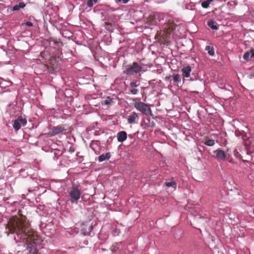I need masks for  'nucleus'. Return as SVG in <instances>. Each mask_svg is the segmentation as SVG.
I'll use <instances>...</instances> for the list:
<instances>
[{
    "label": "nucleus",
    "mask_w": 254,
    "mask_h": 254,
    "mask_svg": "<svg viewBox=\"0 0 254 254\" xmlns=\"http://www.w3.org/2000/svg\"><path fill=\"white\" fill-rule=\"evenodd\" d=\"M14 231L16 233L17 236H20V238L25 239L26 237L32 240L31 242L27 244V250L29 254H39L37 249V245L40 243V240L35 234L34 231L29 230H22V225L20 224V221L15 222Z\"/></svg>",
    "instance_id": "obj_1"
},
{
    "label": "nucleus",
    "mask_w": 254,
    "mask_h": 254,
    "mask_svg": "<svg viewBox=\"0 0 254 254\" xmlns=\"http://www.w3.org/2000/svg\"><path fill=\"white\" fill-rule=\"evenodd\" d=\"M135 102L133 103V107L142 114L145 115L153 116L151 109L149 106L140 101L138 98H134L133 100Z\"/></svg>",
    "instance_id": "obj_2"
},
{
    "label": "nucleus",
    "mask_w": 254,
    "mask_h": 254,
    "mask_svg": "<svg viewBox=\"0 0 254 254\" xmlns=\"http://www.w3.org/2000/svg\"><path fill=\"white\" fill-rule=\"evenodd\" d=\"M81 195V192L79 189L78 186L76 184H73L69 192L70 202L71 203H77Z\"/></svg>",
    "instance_id": "obj_3"
},
{
    "label": "nucleus",
    "mask_w": 254,
    "mask_h": 254,
    "mask_svg": "<svg viewBox=\"0 0 254 254\" xmlns=\"http://www.w3.org/2000/svg\"><path fill=\"white\" fill-rule=\"evenodd\" d=\"M142 71V67L137 62L127 65L126 69L123 71L124 74L130 76L133 74H137Z\"/></svg>",
    "instance_id": "obj_4"
},
{
    "label": "nucleus",
    "mask_w": 254,
    "mask_h": 254,
    "mask_svg": "<svg viewBox=\"0 0 254 254\" xmlns=\"http://www.w3.org/2000/svg\"><path fill=\"white\" fill-rule=\"evenodd\" d=\"M49 20L54 26L59 28H63L65 27L68 23L65 21H64L62 17H49Z\"/></svg>",
    "instance_id": "obj_5"
},
{
    "label": "nucleus",
    "mask_w": 254,
    "mask_h": 254,
    "mask_svg": "<svg viewBox=\"0 0 254 254\" xmlns=\"http://www.w3.org/2000/svg\"><path fill=\"white\" fill-rule=\"evenodd\" d=\"M92 230L93 226L90 220L82 223L81 232L84 236H93Z\"/></svg>",
    "instance_id": "obj_6"
},
{
    "label": "nucleus",
    "mask_w": 254,
    "mask_h": 254,
    "mask_svg": "<svg viewBox=\"0 0 254 254\" xmlns=\"http://www.w3.org/2000/svg\"><path fill=\"white\" fill-rule=\"evenodd\" d=\"M27 120L23 118L22 116H19L17 119L14 121L13 127L15 131H18L22 126H25L27 124Z\"/></svg>",
    "instance_id": "obj_7"
},
{
    "label": "nucleus",
    "mask_w": 254,
    "mask_h": 254,
    "mask_svg": "<svg viewBox=\"0 0 254 254\" xmlns=\"http://www.w3.org/2000/svg\"><path fill=\"white\" fill-rule=\"evenodd\" d=\"M105 20L103 24L105 28L109 31H112L117 22L116 19L114 17H108Z\"/></svg>",
    "instance_id": "obj_8"
},
{
    "label": "nucleus",
    "mask_w": 254,
    "mask_h": 254,
    "mask_svg": "<svg viewBox=\"0 0 254 254\" xmlns=\"http://www.w3.org/2000/svg\"><path fill=\"white\" fill-rule=\"evenodd\" d=\"M215 157L218 161H224L226 160L227 152H225L220 149H217L213 151Z\"/></svg>",
    "instance_id": "obj_9"
},
{
    "label": "nucleus",
    "mask_w": 254,
    "mask_h": 254,
    "mask_svg": "<svg viewBox=\"0 0 254 254\" xmlns=\"http://www.w3.org/2000/svg\"><path fill=\"white\" fill-rule=\"evenodd\" d=\"M66 129L64 127L60 126L54 127H52L48 132V135L50 136H53L56 134L63 132L64 131H65Z\"/></svg>",
    "instance_id": "obj_10"
},
{
    "label": "nucleus",
    "mask_w": 254,
    "mask_h": 254,
    "mask_svg": "<svg viewBox=\"0 0 254 254\" xmlns=\"http://www.w3.org/2000/svg\"><path fill=\"white\" fill-rule=\"evenodd\" d=\"M139 119L138 115L135 112H132L127 118V123L128 124H133L136 123V121Z\"/></svg>",
    "instance_id": "obj_11"
},
{
    "label": "nucleus",
    "mask_w": 254,
    "mask_h": 254,
    "mask_svg": "<svg viewBox=\"0 0 254 254\" xmlns=\"http://www.w3.org/2000/svg\"><path fill=\"white\" fill-rule=\"evenodd\" d=\"M191 70V68L190 65L184 66L181 70L183 78H184L189 77L190 76V73Z\"/></svg>",
    "instance_id": "obj_12"
},
{
    "label": "nucleus",
    "mask_w": 254,
    "mask_h": 254,
    "mask_svg": "<svg viewBox=\"0 0 254 254\" xmlns=\"http://www.w3.org/2000/svg\"><path fill=\"white\" fill-rule=\"evenodd\" d=\"M127 134L125 131H120L117 135V140L120 142H123L127 139Z\"/></svg>",
    "instance_id": "obj_13"
},
{
    "label": "nucleus",
    "mask_w": 254,
    "mask_h": 254,
    "mask_svg": "<svg viewBox=\"0 0 254 254\" xmlns=\"http://www.w3.org/2000/svg\"><path fill=\"white\" fill-rule=\"evenodd\" d=\"M61 33L64 37L68 39L72 37L73 35V33L71 31L66 29H62Z\"/></svg>",
    "instance_id": "obj_14"
},
{
    "label": "nucleus",
    "mask_w": 254,
    "mask_h": 254,
    "mask_svg": "<svg viewBox=\"0 0 254 254\" xmlns=\"http://www.w3.org/2000/svg\"><path fill=\"white\" fill-rule=\"evenodd\" d=\"M90 147L95 152L96 154H100V151L97 149L99 147V141L93 140L90 144Z\"/></svg>",
    "instance_id": "obj_15"
},
{
    "label": "nucleus",
    "mask_w": 254,
    "mask_h": 254,
    "mask_svg": "<svg viewBox=\"0 0 254 254\" xmlns=\"http://www.w3.org/2000/svg\"><path fill=\"white\" fill-rule=\"evenodd\" d=\"M114 103V99L111 98L110 96L106 97L105 100L101 101V104L102 105H107L109 106Z\"/></svg>",
    "instance_id": "obj_16"
},
{
    "label": "nucleus",
    "mask_w": 254,
    "mask_h": 254,
    "mask_svg": "<svg viewBox=\"0 0 254 254\" xmlns=\"http://www.w3.org/2000/svg\"><path fill=\"white\" fill-rule=\"evenodd\" d=\"M111 157L110 152H107L105 154H102L98 157V161L100 162H103L106 160H109Z\"/></svg>",
    "instance_id": "obj_17"
},
{
    "label": "nucleus",
    "mask_w": 254,
    "mask_h": 254,
    "mask_svg": "<svg viewBox=\"0 0 254 254\" xmlns=\"http://www.w3.org/2000/svg\"><path fill=\"white\" fill-rule=\"evenodd\" d=\"M207 25L208 27H209L211 29L217 30L218 29V26L217 25V24L216 23L215 21H214L213 20L209 21L207 23Z\"/></svg>",
    "instance_id": "obj_18"
},
{
    "label": "nucleus",
    "mask_w": 254,
    "mask_h": 254,
    "mask_svg": "<svg viewBox=\"0 0 254 254\" xmlns=\"http://www.w3.org/2000/svg\"><path fill=\"white\" fill-rule=\"evenodd\" d=\"M167 18H170L166 20L168 21L167 25L169 27V28H173V25H177V24L175 22L174 17H167Z\"/></svg>",
    "instance_id": "obj_19"
},
{
    "label": "nucleus",
    "mask_w": 254,
    "mask_h": 254,
    "mask_svg": "<svg viewBox=\"0 0 254 254\" xmlns=\"http://www.w3.org/2000/svg\"><path fill=\"white\" fill-rule=\"evenodd\" d=\"M205 50L207 51L208 54L210 56H213L214 55V49L213 47H211L210 46H207L205 48Z\"/></svg>",
    "instance_id": "obj_20"
},
{
    "label": "nucleus",
    "mask_w": 254,
    "mask_h": 254,
    "mask_svg": "<svg viewBox=\"0 0 254 254\" xmlns=\"http://www.w3.org/2000/svg\"><path fill=\"white\" fill-rule=\"evenodd\" d=\"M172 76L175 83H178L181 82V76L179 74H173Z\"/></svg>",
    "instance_id": "obj_21"
},
{
    "label": "nucleus",
    "mask_w": 254,
    "mask_h": 254,
    "mask_svg": "<svg viewBox=\"0 0 254 254\" xmlns=\"http://www.w3.org/2000/svg\"><path fill=\"white\" fill-rule=\"evenodd\" d=\"M51 225H52L50 223L46 224L44 222H41L40 227L41 228V229H42L45 233H46V229L48 227H50Z\"/></svg>",
    "instance_id": "obj_22"
},
{
    "label": "nucleus",
    "mask_w": 254,
    "mask_h": 254,
    "mask_svg": "<svg viewBox=\"0 0 254 254\" xmlns=\"http://www.w3.org/2000/svg\"><path fill=\"white\" fill-rule=\"evenodd\" d=\"M25 6V4L23 2H21L19 3V4L14 5L12 8V10H18L20 8H24Z\"/></svg>",
    "instance_id": "obj_23"
},
{
    "label": "nucleus",
    "mask_w": 254,
    "mask_h": 254,
    "mask_svg": "<svg viewBox=\"0 0 254 254\" xmlns=\"http://www.w3.org/2000/svg\"><path fill=\"white\" fill-rule=\"evenodd\" d=\"M203 143L209 146H212L215 144V141L213 139H208L203 141Z\"/></svg>",
    "instance_id": "obj_24"
},
{
    "label": "nucleus",
    "mask_w": 254,
    "mask_h": 254,
    "mask_svg": "<svg viewBox=\"0 0 254 254\" xmlns=\"http://www.w3.org/2000/svg\"><path fill=\"white\" fill-rule=\"evenodd\" d=\"M139 85V82L137 80L131 81L129 83V86L131 88L136 87Z\"/></svg>",
    "instance_id": "obj_25"
},
{
    "label": "nucleus",
    "mask_w": 254,
    "mask_h": 254,
    "mask_svg": "<svg viewBox=\"0 0 254 254\" xmlns=\"http://www.w3.org/2000/svg\"><path fill=\"white\" fill-rule=\"evenodd\" d=\"M243 58L247 61H250L251 60L250 53L249 52H246L244 55Z\"/></svg>",
    "instance_id": "obj_26"
},
{
    "label": "nucleus",
    "mask_w": 254,
    "mask_h": 254,
    "mask_svg": "<svg viewBox=\"0 0 254 254\" xmlns=\"http://www.w3.org/2000/svg\"><path fill=\"white\" fill-rule=\"evenodd\" d=\"M242 139L244 141V144L245 145H248V143H247V140L248 139V137H247V135L246 134V133H243L242 135Z\"/></svg>",
    "instance_id": "obj_27"
},
{
    "label": "nucleus",
    "mask_w": 254,
    "mask_h": 254,
    "mask_svg": "<svg viewBox=\"0 0 254 254\" xmlns=\"http://www.w3.org/2000/svg\"><path fill=\"white\" fill-rule=\"evenodd\" d=\"M177 185L176 182L175 181H172L170 182H166L165 185L168 187H174L176 186Z\"/></svg>",
    "instance_id": "obj_28"
},
{
    "label": "nucleus",
    "mask_w": 254,
    "mask_h": 254,
    "mask_svg": "<svg viewBox=\"0 0 254 254\" xmlns=\"http://www.w3.org/2000/svg\"><path fill=\"white\" fill-rule=\"evenodd\" d=\"M234 156L237 158H239V159H241L242 158V157L241 156V154L239 153V152L238 151L237 149L236 148H235L234 150Z\"/></svg>",
    "instance_id": "obj_29"
},
{
    "label": "nucleus",
    "mask_w": 254,
    "mask_h": 254,
    "mask_svg": "<svg viewBox=\"0 0 254 254\" xmlns=\"http://www.w3.org/2000/svg\"><path fill=\"white\" fill-rule=\"evenodd\" d=\"M226 160H227L230 163H234V160H233V158L232 157V156H231L230 154H229V153H227V158H226Z\"/></svg>",
    "instance_id": "obj_30"
},
{
    "label": "nucleus",
    "mask_w": 254,
    "mask_h": 254,
    "mask_svg": "<svg viewBox=\"0 0 254 254\" xmlns=\"http://www.w3.org/2000/svg\"><path fill=\"white\" fill-rule=\"evenodd\" d=\"M138 90L135 88H132L129 90V93L132 95H136L138 93Z\"/></svg>",
    "instance_id": "obj_31"
},
{
    "label": "nucleus",
    "mask_w": 254,
    "mask_h": 254,
    "mask_svg": "<svg viewBox=\"0 0 254 254\" xmlns=\"http://www.w3.org/2000/svg\"><path fill=\"white\" fill-rule=\"evenodd\" d=\"M144 59H142L141 60H140L139 62V63L138 64L142 67V68H143V66H149L150 67V65H149L148 64H145V63H144L142 62V61L144 60Z\"/></svg>",
    "instance_id": "obj_32"
},
{
    "label": "nucleus",
    "mask_w": 254,
    "mask_h": 254,
    "mask_svg": "<svg viewBox=\"0 0 254 254\" xmlns=\"http://www.w3.org/2000/svg\"><path fill=\"white\" fill-rule=\"evenodd\" d=\"M209 4L210 3H208V2L207 0H206L202 2L201 5L203 8H207L208 7Z\"/></svg>",
    "instance_id": "obj_33"
},
{
    "label": "nucleus",
    "mask_w": 254,
    "mask_h": 254,
    "mask_svg": "<svg viewBox=\"0 0 254 254\" xmlns=\"http://www.w3.org/2000/svg\"><path fill=\"white\" fill-rule=\"evenodd\" d=\"M68 151L70 153H73L75 151V148L73 146H70L68 149Z\"/></svg>",
    "instance_id": "obj_34"
},
{
    "label": "nucleus",
    "mask_w": 254,
    "mask_h": 254,
    "mask_svg": "<svg viewBox=\"0 0 254 254\" xmlns=\"http://www.w3.org/2000/svg\"><path fill=\"white\" fill-rule=\"evenodd\" d=\"M250 53V57H251V59H252V58H254V49H251L250 51L249 52Z\"/></svg>",
    "instance_id": "obj_35"
},
{
    "label": "nucleus",
    "mask_w": 254,
    "mask_h": 254,
    "mask_svg": "<svg viewBox=\"0 0 254 254\" xmlns=\"http://www.w3.org/2000/svg\"><path fill=\"white\" fill-rule=\"evenodd\" d=\"M92 0H87V5L89 7H91L93 5Z\"/></svg>",
    "instance_id": "obj_36"
},
{
    "label": "nucleus",
    "mask_w": 254,
    "mask_h": 254,
    "mask_svg": "<svg viewBox=\"0 0 254 254\" xmlns=\"http://www.w3.org/2000/svg\"><path fill=\"white\" fill-rule=\"evenodd\" d=\"M155 123L153 121H152L150 123V125H147L145 127H155Z\"/></svg>",
    "instance_id": "obj_37"
},
{
    "label": "nucleus",
    "mask_w": 254,
    "mask_h": 254,
    "mask_svg": "<svg viewBox=\"0 0 254 254\" xmlns=\"http://www.w3.org/2000/svg\"><path fill=\"white\" fill-rule=\"evenodd\" d=\"M171 78V76H167L165 77V80L171 82L172 81Z\"/></svg>",
    "instance_id": "obj_38"
},
{
    "label": "nucleus",
    "mask_w": 254,
    "mask_h": 254,
    "mask_svg": "<svg viewBox=\"0 0 254 254\" xmlns=\"http://www.w3.org/2000/svg\"><path fill=\"white\" fill-rule=\"evenodd\" d=\"M25 24L26 26H29V27L33 26V23H32L31 22H30V21H27V22H26L25 23Z\"/></svg>",
    "instance_id": "obj_39"
},
{
    "label": "nucleus",
    "mask_w": 254,
    "mask_h": 254,
    "mask_svg": "<svg viewBox=\"0 0 254 254\" xmlns=\"http://www.w3.org/2000/svg\"><path fill=\"white\" fill-rule=\"evenodd\" d=\"M135 134H130L128 135V137L130 139H132L134 137Z\"/></svg>",
    "instance_id": "obj_40"
},
{
    "label": "nucleus",
    "mask_w": 254,
    "mask_h": 254,
    "mask_svg": "<svg viewBox=\"0 0 254 254\" xmlns=\"http://www.w3.org/2000/svg\"><path fill=\"white\" fill-rule=\"evenodd\" d=\"M79 154H80L79 152H77V153H76V156H77V157H79L83 158V156H80Z\"/></svg>",
    "instance_id": "obj_41"
},
{
    "label": "nucleus",
    "mask_w": 254,
    "mask_h": 254,
    "mask_svg": "<svg viewBox=\"0 0 254 254\" xmlns=\"http://www.w3.org/2000/svg\"><path fill=\"white\" fill-rule=\"evenodd\" d=\"M128 1V0H123L124 3H126Z\"/></svg>",
    "instance_id": "obj_42"
},
{
    "label": "nucleus",
    "mask_w": 254,
    "mask_h": 254,
    "mask_svg": "<svg viewBox=\"0 0 254 254\" xmlns=\"http://www.w3.org/2000/svg\"><path fill=\"white\" fill-rule=\"evenodd\" d=\"M55 254H61L60 251H56Z\"/></svg>",
    "instance_id": "obj_43"
},
{
    "label": "nucleus",
    "mask_w": 254,
    "mask_h": 254,
    "mask_svg": "<svg viewBox=\"0 0 254 254\" xmlns=\"http://www.w3.org/2000/svg\"><path fill=\"white\" fill-rule=\"evenodd\" d=\"M213 0H207V1L208 2V3H210L211 2H212Z\"/></svg>",
    "instance_id": "obj_44"
},
{
    "label": "nucleus",
    "mask_w": 254,
    "mask_h": 254,
    "mask_svg": "<svg viewBox=\"0 0 254 254\" xmlns=\"http://www.w3.org/2000/svg\"><path fill=\"white\" fill-rule=\"evenodd\" d=\"M14 240L16 241V243H17V242H18V241H17V240H16V238H15V237L14 238Z\"/></svg>",
    "instance_id": "obj_45"
},
{
    "label": "nucleus",
    "mask_w": 254,
    "mask_h": 254,
    "mask_svg": "<svg viewBox=\"0 0 254 254\" xmlns=\"http://www.w3.org/2000/svg\"><path fill=\"white\" fill-rule=\"evenodd\" d=\"M130 23H132V24H134V23L133 22H132V21H131V22H130Z\"/></svg>",
    "instance_id": "obj_46"
},
{
    "label": "nucleus",
    "mask_w": 254,
    "mask_h": 254,
    "mask_svg": "<svg viewBox=\"0 0 254 254\" xmlns=\"http://www.w3.org/2000/svg\"><path fill=\"white\" fill-rule=\"evenodd\" d=\"M94 1L95 2H96L97 0H94Z\"/></svg>",
    "instance_id": "obj_47"
},
{
    "label": "nucleus",
    "mask_w": 254,
    "mask_h": 254,
    "mask_svg": "<svg viewBox=\"0 0 254 254\" xmlns=\"http://www.w3.org/2000/svg\"><path fill=\"white\" fill-rule=\"evenodd\" d=\"M253 214H254V209L253 210Z\"/></svg>",
    "instance_id": "obj_48"
}]
</instances>
